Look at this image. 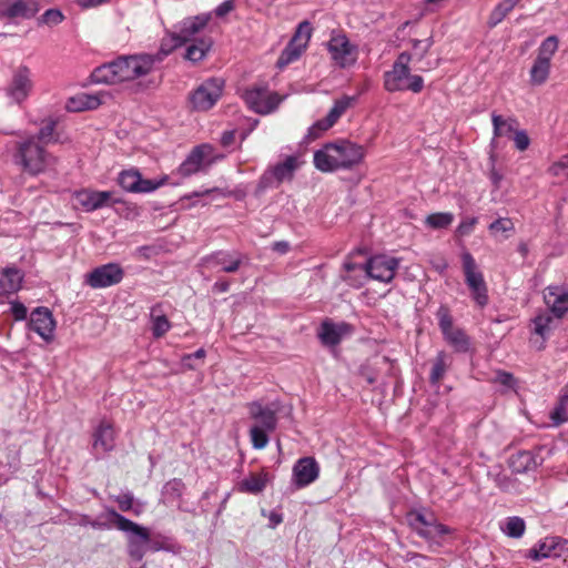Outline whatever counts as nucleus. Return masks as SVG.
<instances>
[{
	"instance_id": "20",
	"label": "nucleus",
	"mask_w": 568,
	"mask_h": 568,
	"mask_svg": "<svg viewBox=\"0 0 568 568\" xmlns=\"http://www.w3.org/2000/svg\"><path fill=\"white\" fill-rule=\"evenodd\" d=\"M354 98L343 97L335 101L334 106L328 112L325 119L318 120L308 129V138L317 139L323 132L332 128L339 116L349 108Z\"/></svg>"
},
{
	"instance_id": "11",
	"label": "nucleus",
	"mask_w": 568,
	"mask_h": 568,
	"mask_svg": "<svg viewBox=\"0 0 568 568\" xmlns=\"http://www.w3.org/2000/svg\"><path fill=\"white\" fill-rule=\"evenodd\" d=\"M327 49L334 63L342 69L354 65L357 60V47L343 33L333 34Z\"/></svg>"
},
{
	"instance_id": "63",
	"label": "nucleus",
	"mask_w": 568,
	"mask_h": 568,
	"mask_svg": "<svg viewBox=\"0 0 568 568\" xmlns=\"http://www.w3.org/2000/svg\"><path fill=\"white\" fill-rule=\"evenodd\" d=\"M53 131H54V122H49L48 124L43 125L40 129L36 140H38L39 142L48 141L51 138V135L53 134Z\"/></svg>"
},
{
	"instance_id": "62",
	"label": "nucleus",
	"mask_w": 568,
	"mask_h": 568,
	"mask_svg": "<svg viewBox=\"0 0 568 568\" xmlns=\"http://www.w3.org/2000/svg\"><path fill=\"white\" fill-rule=\"evenodd\" d=\"M11 312L17 321H22L27 317V307L19 302L11 303Z\"/></svg>"
},
{
	"instance_id": "24",
	"label": "nucleus",
	"mask_w": 568,
	"mask_h": 568,
	"mask_svg": "<svg viewBox=\"0 0 568 568\" xmlns=\"http://www.w3.org/2000/svg\"><path fill=\"white\" fill-rule=\"evenodd\" d=\"M354 98L343 97L335 101L334 106L328 112L325 119L318 120L308 129V138L317 139L323 132L332 128L339 116L349 108Z\"/></svg>"
},
{
	"instance_id": "58",
	"label": "nucleus",
	"mask_w": 568,
	"mask_h": 568,
	"mask_svg": "<svg viewBox=\"0 0 568 568\" xmlns=\"http://www.w3.org/2000/svg\"><path fill=\"white\" fill-rule=\"evenodd\" d=\"M476 224L477 217H467L459 223L456 232L459 236L469 235L473 232Z\"/></svg>"
},
{
	"instance_id": "61",
	"label": "nucleus",
	"mask_w": 568,
	"mask_h": 568,
	"mask_svg": "<svg viewBox=\"0 0 568 568\" xmlns=\"http://www.w3.org/2000/svg\"><path fill=\"white\" fill-rule=\"evenodd\" d=\"M115 501L122 511H129L133 506V496L131 494H123L118 496Z\"/></svg>"
},
{
	"instance_id": "38",
	"label": "nucleus",
	"mask_w": 568,
	"mask_h": 568,
	"mask_svg": "<svg viewBox=\"0 0 568 568\" xmlns=\"http://www.w3.org/2000/svg\"><path fill=\"white\" fill-rule=\"evenodd\" d=\"M36 12L37 8L32 1L16 0L2 11V14L7 18H30Z\"/></svg>"
},
{
	"instance_id": "4",
	"label": "nucleus",
	"mask_w": 568,
	"mask_h": 568,
	"mask_svg": "<svg viewBox=\"0 0 568 568\" xmlns=\"http://www.w3.org/2000/svg\"><path fill=\"white\" fill-rule=\"evenodd\" d=\"M13 161L30 175L43 173L55 163V159L44 150L36 138L17 142Z\"/></svg>"
},
{
	"instance_id": "57",
	"label": "nucleus",
	"mask_w": 568,
	"mask_h": 568,
	"mask_svg": "<svg viewBox=\"0 0 568 568\" xmlns=\"http://www.w3.org/2000/svg\"><path fill=\"white\" fill-rule=\"evenodd\" d=\"M63 20V14L59 10L49 9L41 16V22L55 26Z\"/></svg>"
},
{
	"instance_id": "28",
	"label": "nucleus",
	"mask_w": 568,
	"mask_h": 568,
	"mask_svg": "<svg viewBox=\"0 0 568 568\" xmlns=\"http://www.w3.org/2000/svg\"><path fill=\"white\" fill-rule=\"evenodd\" d=\"M243 262V255L239 252L217 251L204 258L209 267H221L226 273H235Z\"/></svg>"
},
{
	"instance_id": "7",
	"label": "nucleus",
	"mask_w": 568,
	"mask_h": 568,
	"mask_svg": "<svg viewBox=\"0 0 568 568\" xmlns=\"http://www.w3.org/2000/svg\"><path fill=\"white\" fill-rule=\"evenodd\" d=\"M462 261L465 283L470 291L471 297L479 307H485L488 304L489 297L484 275L478 270L477 264L469 252L463 253Z\"/></svg>"
},
{
	"instance_id": "5",
	"label": "nucleus",
	"mask_w": 568,
	"mask_h": 568,
	"mask_svg": "<svg viewBox=\"0 0 568 568\" xmlns=\"http://www.w3.org/2000/svg\"><path fill=\"white\" fill-rule=\"evenodd\" d=\"M106 516L114 527L131 535L129 539V555L138 561L142 560L145 555L144 545L150 541L151 537L149 529L125 518L114 509H109Z\"/></svg>"
},
{
	"instance_id": "33",
	"label": "nucleus",
	"mask_w": 568,
	"mask_h": 568,
	"mask_svg": "<svg viewBox=\"0 0 568 568\" xmlns=\"http://www.w3.org/2000/svg\"><path fill=\"white\" fill-rule=\"evenodd\" d=\"M250 414L263 429L273 432L277 425L276 410L271 407H264L260 403L250 405Z\"/></svg>"
},
{
	"instance_id": "16",
	"label": "nucleus",
	"mask_w": 568,
	"mask_h": 568,
	"mask_svg": "<svg viewBox=\"0 0 568 568\" xmlns=\"http://www.w3.org/2000/svg\"><path fill=\"white\" fill-rule=\"evenodd\" d=\"M123 270L119 264L109 263L99 266L85 275V283L92 288H103L120 283Z\"/></svg>"
},
{
	"instance_id": "8",
	"label": "nucleus",
	"mask_w": 568,
	"mask_h": 568,
	"mask_svg": "<svg viewBox=\"0 0 568 568\" xmlns=\"http://www.w3.org/2000/svg\"><path fill=\"white\" fill-rule=\"evenodd\" d=\"M247 106L258 114H268L273 112L282 102V98L270 91L264 85H254L246 89L242 94Z\"/></svg>"
},
{
	"instance_id": "19",
	"label": "nucleus",
	"mask_w": 568,
	"mask_h": 568,
	"mask_svg": "<svg viewBox=\"0 0 568 568\" xmlns=\"http://www.w3.org/2000/svg\"><path fill=\"white\" fill-rule=\"evenodd\" d=\"M212 151L213 149L210 144L195 146L179 166V174L183 178H187L201 171L205 163L210 165L212 161H207V159L211 156Z\"/></svg>"
},
{
	"instance_id": "22",
	"label": "nucleus",
	"mask_w": 568,
	"mask_h": 568,
	"mask_svg": "<svg viewBox=\"0 0 568 568\" xmlns=\"http://www.w3.org/2000/svg\"><path fill=\"white\" fill-rule=\"evenodd\" d=\"M354 98L343 97L335 101L334 106L328 112L325 119L318 120L308 129V138L317 139L323 132L332 128L339 116L349 108Z\"/></svg>"
},
{
	"instance_id": "48",
	"label": "nucleus",
	"mask_w": 568,
	"mask_h": 568,
	"mask_svg": "<svg viewBox=\"0 0 568 568\" xmlns=\"http://www.w3.org/2000/svg\"><path fill=\"white\" fill-rule=\"evenodd\" d=\"M454 221V215L449 212H438L429 214L425 219V224L433 230L447 229Z\"/></svg>"
},
{
	"instance_id": "45",
	"label": "nucleus",
	"mask_w": 568,
	"mask_h": 568,
	"mask_svg": "<svg viewBox=\"0 0 568 568\" xmlns=\"http://www.w3.org/2000/svg\"><path fill=\"white\" fill-rule=\"evenodd\" d=\"M509 466L514 473H525L536 467L534 456L529 452H520L511 456Z\"/></svg>"
},
{
	"instance_id": "26",
	"label": "nucleus",
	"mask_w": 568,
	"mask_h": 568,
	"mask_svg": "<svg viewBox=\"0 0 568 568\" xmlns=\"http://www.w3.org/2000/svg\"><path fill=\"white\" fill-rule=\"evenodd\" d=\"M113 194L114 193L112 191H94L85 189L75 193V200L84 211L91 212L108 206L111 203H118L119 200H114Z\"/></svg>"
},
{
	"instance_id": "46",
	"label": "nucleus",
	"mask_w": 568,
	"mask_h": 568,
	"mask_svg": "<svg viewBox=\"0 0 568 568\" xmlns=\"http://www.w3.org/2000/svg\"><path fill=\"white\" fill-rule=\"evenodd\" d=\"M500 529L506 536L517 539L524 536L526 524L521 517L511 516L505 519Z\"/></svg>"
},
{
	"instance_id": "1",
	"label": "nucleus",
	"mask_w": 568,
	"mask_h": 568,
	"mask_svg": "<svg viewBox=\"0 0 568 568\" xmlns=\"http://www.w3.org/2000/svg\"><path fill=\"white\" fill-rule=\"evenodd\" d=\"M158 62H161V57L148 53L122 55L110 63L95 68L92 79L97 83L105 84L134 81L151 73Z\"/></svg>"
},
{
	"instance_id": "59",
	"label": "nucleus",
	"mask_w": 568,
	"mask_h": 568,
	"mask_svg": "<svg viewBox=\"0 0 568 568\" xmlns=\"http://www.w3.org/2000/svg\"><path fill=\"white\" fill-rule=\"evenodd\" d=\"M183 489L184 485L179 479L169 481L164 487L165 494L172 497H180L183 493Z\"/></svg>"
},
{
	"instance_id": "35",
	"label": "nucleus",
	"mask_w": 568,
	"mask_h": 568,
	"mask_svg": "<svg viewBox=\"0 0 568 568\" xmlns=\"http://www.w3.org/2000/svg\"><path fill=\"white\" fill-rule=\"evenodd\" d=\"M22 278L18 268H4L0 274V293L3 295L16 293L21 287Z\"/></svg>"
},
{
	"instance_id": "14",
	"label": "nucleus",
	"mask_w": 568,
	"mask_h": 568,
	"mask_svg": "<svg viewBox=\"0 0 568 568\" xmlns=\"http://www.w3.org/2000/svg\"><path fill=\"white\" fill-rule=\"evenodd\" d=\"M399 266V261L387 255H376L371 257L365 265L362 266L366 274L376 281L389 283Z\"/></svg>"
},
{
	"instance_id": "27",
	"label": "nucleus",
	"mask_w": 568,
	"mask_h": 568,
	"mask_svg": "<svg viewBox=\"0 0 568 568\" xmlns=\"http://www.w3.org/2000/svg\"><path fill=\"white\" fill-rule=\"evenodd\" d=\"M30 328L39 334L45 342L53 339L55 322L47 307L36 308L30 316Z\"/></svg>"
},
{
	"instance_id": "23",
	"label": "nucleus",
	"mask_w": 568,
	"mask_h": 568,
	"mask_svg": "<svg viewBox=\"0 0 568 568\" xmlns=\"http://www.w3.org/2000/svg\"><path fill=\"white\" fill-rule=\"evenodd\" d=\"M354 98L343 97L335 101L334 106L328 112L325 119L318 120L308 129V138L317 139L323 132L332 128L339 116L349 108Z\"/></svg>"
},
{
	"instance_id": "32",
	"label": "nucleus",
	"mask_w": 568,
	"mask_h": 568,
	"mask_svg": "<svg viewBox=\"0 0 568 568\" xmlns=\"http://www.w3.org/2000/svg\"><path fill=\"white\" fill-rule=\"evenodd\" d=\"M349 333L351 325L346 323L336 324L331 321H324L321 325L318 337L324 345L335 346Z\"/></svg>"
},
{
	"instance_id": "2",
	"label": "nucleus",
	"mask_w": 568,
	"mask_h": 568,
	"mask_svg": "<svg viewBox=\"0 0 568 568\" xmlns=\"http://www.w3.org/2000/svg\"><path fill=\"white\" fill-rule=\"evenodd\" d=\"M365 158L362 145L347 140L327 143L314 153V165L322 172L349 170Z\"/></svg>"
},
{
	"instance_id": "34",
	"label": "nucleus",
	"mask_w": 568,
	"mask_h": 568,
	"mask_svg": "<svg viewBox=\"0 0 568 568\" xmlns=\"http://www.w3.org/2000/svg\"><path fill=\"white\" fill-rule=\"evenodd\" d=\"M101 104L98 95L79 93L68 99L65 109L70 112H82L85 110H94Z\"/></svg>"
},
{
	"instance_id": "54",
	"label": "nucleus",
	"mask_w": 568,
	"mask_h": 568,
	"mask_svg": "<svg viewBox=\"0 0 568 568\" xmlns=\"http://www.w3.org/2000/svg\"><path fill=\"white\" fill-rule=\"evenodd\" d=\"M311 23L307 21H303L298 24L297 30L292 40L297 41L300 43H305V45H307L311 38Z\"/></svg>"
},
{
	"instance_id": "31",
	"label": "nucleus",
	"mask_w": 568,
	"mask_h": 568,
	"mask_svg": "<svg viewBox=\"0 0 568 568\" xmlns=\"http://www.w3.org/2000/svg\"><path fill=\"white\" fill-rule=\"evenodd\" d=\"M211 19V12L187 17L179 23L178 31L186 43L200 33L209 24Z\"/></svg>"
},
{
	"instance_id": "17",
	"label": "nucleus",
	"mask_w": 568,
	"mask_h": 568,
	"mask_svg": "<svg viewBox=\"0 0 568 568\" xmlns=\"http://www.w3.org/2000/svg\"><path fill=\"white\" fill-rule=\"evenodd\" d=\"M568 550V540L558 537H546L530 548L527 558L539 561L549 557H560Z\"/></svg>"
},
{
	"instance_id": "13",
	"label": "nucleus",
	"mask_w": 568,
	"mask_h": 568,
	"mask_svg": "<svg viewBox=\"0 0 568 568\" xmlns=\"http://www.w3.org/2000/svg\"><path fill=\"white\" fill-rule=\"evenodd\" d=\"M224 82L221 79H210L203 82L191 95L192 108L197 111L211 109L222 95Z\"/></svg>"
},
{
	"instance_id": "51",
	"label": "nucleus",
	"mask_w": 568,
	"mask_h": 568,
	"mask_svg": "<svg viewBox=\"0 0 568 568\" xmlns=\"http://www.w3.org/2000/svg\"><path fill=\"white\" fill-rule=\"evenodd\" d=\"M271 430L263 429L261 426H253L250 430L252 445L256 449L264 448L268 443L267 433Z\"/></svg>"
},
{
	"instance_id": "29",
	"label": "nucleus",
	"mask_w": 568,
	"mask_h": 568,
	"mask_svg": "<svg viewBox=\"0 0 568 568\" xmlns=\"http://www.w3.org/2000/svg\"><path fill=\"white\" fill-rule=\"evenodd\" d=\"M318 474L320 467L313 457L301 458L293 467V477L298 488L305 487L315 481Z\"/></svg>"
},
{
	"instance_id": "64",
	"label": "nucleus",
	"mask_w": 568,
	"mask_h": 568,
	"mask_svg": "<svg viewBox=\"0 0 568 568\" xmlns=\"http://www.w3.org/2000/svg\"><path fill=\"white\" fill-rule=\"evenodd\" d=\"M79 525L81 526H91L93 528H98V529H101V528H106L108 526L100 523V521H97V520H92L89 516L87 515H80L79 516V519L77 521Z\"/></svg>"
},
{
	"instance_id": "37",
	"label": "nucleus",
	"mask_w": 568,
	"mask_h": 568,
	"mask_svg": "<svg viewBox=\"0 0 568 568\" xmlns=\"http://www.w3.org/2000/svg\"><path fill=\"white\" fill-rule=\"evenodd\" d=\"M521 0H501L490 11L487 26L493 29L504 21Z\"/></svg>"
},
{
	"instance_id": "60",
	"label": "nucleus",
	"mask_w": 568,
	"mask_h": 568,
	"mask_svg": "<svg viewBox=\"0 0 568 568\" xmlns=\"http://www.w3.org/2000/svg\"><path fill=\"white\" fill-rule=\"evenodd\" d=\"M235 8L234 0H225L220 6H217L214 10V14L219 18H223L226 14H229L231 11H233Z\"/></svg>"
},
{
	"instance_id": "3",
	"label": "nucleus",
	"mask_w": 568,
	"mask_h": 568,
	"mask_svg": "<svg viewBox=\"0 0 568 568\" xmlns=\"http://www.w3.org/2000/svg\"><path fill=\"white\" fill-rule=\"evenodd\" d=\"M412 59L413 55L406 51L399 53L392 69L384 73V89L387 92L412 91L419 93L424 89V79L410 72Z\"/></svg>"
},
{
	"instance_id": "43",
	"label": "nucleus",
	"mask_w": 568,
	"mask_h": 568,
	"mask_svg": "<svg viewBox=\"0 0 568 568\" xmlns=\"http://www.w3.org/2000/svg\"><path fill=\"white\" fill-rule=\"evenodd\" d=\"M211 47L212 39L210 37L201 38L187 47L185 58L192 62H199L204 59Z\"/></svg>"
},
{
	"instance_id": "6",
	"label": "nucleus",
	"mask_w": 568,
	"mask_h": 568,
	"mask_svg": "<svg viewBox=\"0 0 568 568\" xmlns=\"http://www.w3.org/2000/svg\"><path fill=\"white\" fill-rule=\"evenodd\" d=\"M559 40L556 36L547 37L537 50V57L529 71V81L532 85L544 84L550 74L551 59L557 52Z\"/></svg>"
},
{
	"instance_id": "12",
	"label": "nucleus",
	"mask_w": 568,
	"mask_h": 568,
	"mask_svg": "<svg viewBox=\"0 0 568 568\" xmlns=\"http://www.w3.org/2000/svg\"><path fill=\"white\" fill-rule=\"evenodd\" d=\"M168 181V176H163L160 180H148L143 179L138 170H125L119 174L118 183L126 192L130 193H150Z\"/></svg>"
},
{
	"instance_id": "41",
	"label": "nucleus",
	"mask_w": 568,
	"mask_h": 568,
	"mask_svg": "<svg viewBox=\"0 0 568 568\" xmlns=\"http://www.w3.org/2000/svg\"><path fill=\"white\" fill-rule=\"evenodd\" d=\"M307 45H305V43H300L297 41L291 40L281 53L277 60V67L282 69L288 65L290 63L296 61L302 55Z\"/></svg>"
},
{
	"instance_id": "49",
	"label": "nucleus",
	"mask_w": 568,
	"mask_h": 568,
	"mask_svg": "<svg viewBox=\"0 0 568 568\" xmlns=\"http://www.w3.org/2000/svg\"><path fill=\"white\" fill-rule=\"evenodd\" d=\"M554 425L568 422V393H562L558 404L550 414Z\"/></svg>"
},
{
	"instance_id": "30",
	"label": "nucleus",
	"mask_w": 568,
	"mask_h": 568,
	"mask_svg": "<svg viewBox=\"0 0 568 568\" xmlns=\"http://www.w3.org/2000/svg\"><path fill=\"white\" fill-rule=\"evenodd\" d=\"M115 446V430L113 425L102 419L93 433V448L97 452L108 453Z\"/></svg>"
},
{
	"instance_id": "39",
	"label": "nucleus",
	"mask_w": 568,
	"mask_h": 568,
	"mask_svg": "<svg viewBox=\"0 0 568 568\" xmlns=\"http://www.w3.org/2000/svg\"><path fill=\"white\" fill-rule=\"evenodd\" d=\"M452 364L450 356L444 351L438 352L434 359L433 368L429 375V381L434 385H438L443 379L446 371L449 368Z\"/></svg>"
},
{
	"instance_id": "21",
	"label": "nucleus",
	"mask_w": 568,
	"mask_h": 568,
	"mask_svg": "<svg viewBox=\"0 0 568 568\" xmlns=\"http://www.w3.org/2000/svg\"><path fill=\"white\" fill-rule=\"evenodd\" d=\"M354 98L343 97L335 101L334 106L328 112L325 119L318 120L308 129V138L317 139L323 132L332 128L339 116L349 108Z\"/></svg>"
},
{
	"instance_id": "53",
	"label": "nucleus",
	"mask_w": 568,
	"mask_h": 568,
	"mask_svg": "<svg viewBox=\"0 0 568 568\" xmlns=\"http://www.w3.org/2000/svg\"><path fill=\"white\" fill-rule=\"evenodd\" d=\"M410 42H412L414 50L416 51L415 55H417L419 59H423L428 53L432 45L434 44V40L432 37H429L425 40L414 39Z\"/></svg>"
},
{
	"instance_id": "25",
	"label": "nucleus",
	"mask_w": 568,
	"mask_h": 568,
	"mask_svg": "<svg viewBox=\"0 0 568 568\" xmlns=\"http://www.w3.org/2000/svg\"><path fill=\"white\" fill-rule=\"evenodd\" d=\"M544 300L549 311L558 320L568 312V286L550 285L544 291Z\"/></svg>"
},
{
	"instance_id": "56",
	"label": "nucleus",
	"mask_w": 568,
	"mask_h": 568,
	"mask_svg": "<svg viewBox=\"0 0 568 568\" xmlns=\"http://www.w3.org/2000/svg\"><path fill=\"white\" fill-rule=\"evenodd\" d=\"M515 146L519 151H525L530 144V139L525 130H516L514 133Z\"/></svg>"
},
{
	"instance_id": "47",
	"label": "nucleus",
	"mask_w": 568,
	"mask_h": 568,
	"mask_svg": "<svg viewBox=\"0 0 568 568\" xmlns=\"http://www.w3.org/2000/svg\"><path fill=\"white\" fill-rule=\"evenodd\" d=\"M152 334L155 338L164 336L171 328L169 318L163 314H158L155 308L151 311Z\"/></svg>"
},
{
	"instance_id": "40",
	"label": "nucleus",
	"mask_w": 568,
	"mask_h": 568,
	"mask_svg": "<svg viewBox=\"0 0 568 568\" xmlns=\"http://www.w3.org/2000/svg\"><path fill=\"white\" fill-rule=\"evenodd\" d=\"M268 476L266 473L251 474L240 483L243 493L258 494L266 487Z\"/></svg>"
},
{
	"instance_id": "50",
	"label": "nucleus",
	"mask_w": 568,
	"mask_h": 568,
	"mask_svg": "<svg viewBox=\"0 0 568 568\" xmlns=\"http://www.w3.org/2000/svg\"><path fill=\"white\" fill-rule=\"evenodd\" d=\"M515 230V225L513 221L508 217H500L494 221L489 225V231L494 236H499L500 234L511 233Z\"/></svg>"
},
{
	"instance_id": "55",
	"label": "nucleus",
	"mask_w": 568,
	"mask_h": 568,
	"mask_svg": "<svg viewBox=\"0 0 568 568\" xmlns=\"http://www.w3.org/2000/svg\"><path fill=\"white\" fill-rule=\"evenodd\" d=\"M493 382L504 386L506 389H513L515 387V378L513 374L504 371L496 372Z\"/></svg>"
},
{
	"instance_id": "15",
	"label": "nucleus",
	"mask_w": 568,
	"mask_h": 568,
	"mask_svg": "<svg viewBox=\"0 0 568 568\" xmlns=\"http://www.w3.org/2000/svg\"><path fill=\"white\" fill-rule=\"evenodd\" d=\"M302 161L296 155H288L266 171L262 178L265 186L280 185L284 181H292L295 171L301 166Z\"/></svg>"
},
{
	"instance_id": "52",
	"label": "nucleus",
	"mask_w": 568,
	"mask_h": 568,
	"mask_svg": "<svg viewBox=\"0 0 568 568\" xmlns=\"http://www.w3.org/2000/svg\"><path fill=\"white\" fill-rule=\"evenodd\" d=\"M548 172L552 176L568 179V154L554 162L549 166Z\"/></svg>"
},
{
	"instance_id": "18",
	"label": "nucleus",
	"mask_w": 568,
	"mask_h": 568,
	"mask_svg": "<svg viewBox=\"0 0 568 568\" xmlns=\"http://www.w3.org/2000/svg\"><path fill=\"white\" fill-rule=\"evenodd\" d=\"M33 83L31 80V72L27 67L18 68L6 88V93L14 102H23L30 94Z\"/></svg>"
},
{
	"instance_id": "44",
	"label": "nucleus",
	"mask_w": 568,
	"mask_h": 568,
	"mask_svg": "<svg viewBox=\"0 0 568 568\" xmlns=\"http://www.w3.org/2000/svg\"><path fill=\"white\" fill-rule=\"evenodd\" d=\"M554 317L550 311H544L537 314L532 320L534 333L541 337L547 336L554 327Z\"/></svg>"
},
{
	"instance_id": "10",
	"label": "nucleus",
	"mask_w": 568,
	"mask_h": 568,
	"mask_svg": "<svg viewBox=\"0 0 568 568\" xmlns=\"http://www.w3.org/2000/svg\"><path fill=\"white\" fill-rule=\"evenodd\" d=\"M438 325L443 333L444 339L458 353H466L470 343L466 333L454 326L453 317L446 306H440L436 313Z\"/></svg>"
},
{
	"instance_id": "36",
	"label": "nucleus",
	"mask_w": 568,
	"mask_h": 568,
	"mask_svg": "<svg viewBox=\"0 0 568 568\" xmlns=\"http://www.w3.org/2000/svg\"><path fill=\"white\" fill-rule=\"evenodd\" d=\"M491 122L494 126L491 146H495L496 140L498 138L508 135L509 133H515V131L518 129V121L515 118L505 119L495 112L491 113Z\"/></svg>"
},
{
	"instance_id": "42",
	"label": "nucleus",
	"mask_w": 568,
	"mask_h": 568,
	"mask_svg": "<svg viewBox=\"0 0 568 568\" xmlns=\"http://www.w3.org/2000/svg\"><path fill=\"white\" fill-rule=\"evenodd\" d=\"M185 42L180 34L176 32H168L165 37L161 40L160 50L156 54H152L153 57H161V61L172 53L175 49L184 45Z\"/></svg>"
},
{
	"instance_id": "9",
	"label": "nucleus",
	"mask_w": 568,
	"mask_h": 568,
	"mask_svg": "<svg viewBox=\"0 0 568 568\" xmlns=\"http://www.w3.org/2000/svg\"><path fill=\"white\" fill-rule=\"evenodd\" d=\"M406 519L409 527L426 540H436L449 532V528L439 524L432 514L413 510L407 514Z\"/></svg>"
}]
</instances>
